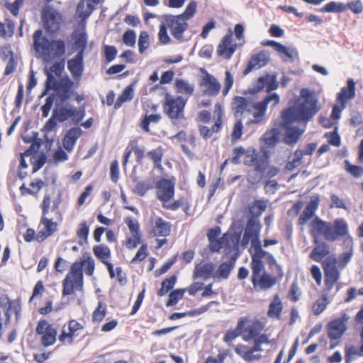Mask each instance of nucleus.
<instances>
[{
    "instance_id": "1",
    "label": "nucleus",
    "mask_w": 363,
    "mask_h": 363,
    "mask_svg": "<svg viewBox=\"0 0 363 363\" xmlns=\"http://www.w3.org/2000/svg\"><path fill=\"white\" fill-rule=\"evenodd\" d=\"M313 230L318 235H323L327 241L334 242L340 238L345 237L344 245H351L353 243L352 238L349 233V226L344 218H337L333 225L315 217L311 223Z\"/></svg>"
},
{
    "instance_id": "2",
    "label": "nucleus",
    "mask_w": 363,
    "mask_h": 363,
    "mask_svg": "<svg viewBox=\"0 0 363 363\" xmlns=\"http://www.w3.org/2000/svg\"><path fill=\"white\" fill-rule=\"evenodd\" d=\"M33 48L43 60L48 61L63 56L66 52V43L62 39L49 40L43 36L41 29L35 30L33 35Z\"/></svg>"
},
{
    "instance_id": "3",
    "label": "nucleus",
    "mask_w": 363,
    "mask_h": 363,
    "mask_svg": "<svg viewBox=\"0 0 363 363\" xmlns=\"http://www.w3.org/2000/svg\"><path fill=\"white\" fill-rule=\"evenodd\" d=\"M72 38L74 39L72 50L77 53L67 61V69L74 79H79L84 72V51L87 46L88 35L85 29H82L74 31Z\"/></svg>"
},
{
    "instance_id": "4",
    "label": "nucleus",
    "mask_w": 363,
    "mask_h": 363,
    "mask_svg": "<svg viewBox=\"0 0 363 363\" xmlns=\"http://www.w3.org/2000/svg\"><path fill=\"white\" fill-rule=\"evenodd\" d=\"M281 127L285 129L284 143L290 146L296 145L305 132V128L292 126L293 123L303 121L306 127V123L312 119L300 118L295 113L288 112L286 109L281 113Z\"/></svg>"
},
{
    "instance_id": "5",
    "label": "nucleus",
    "mask_w": 363,
    "mask_h": 363,
    "mask_svg": "<svg viewBox=\"0 0 363 363\" xmlns=\"http://www.w3.org/2000/svg\"><path fill=\"white\" fill-rule=\"evenodd\" d=\"M301 96L303 98L304 102L296 106H290L286 110L302 118H313L320 110L318 99L312 96V93L308 89H302Z\"/></svg>"
},
{
    "instance_id": "6",
    "label": "nucleus",
    "mask_w": 363,
    "mask_h": 363,
    "mask_svg": "<svg viewBox=\"0 0 363 363\" xmlns=\"http://www.w3.org/2000/svg\"><path fill=\"white\" fill-rule=\"evenodd\" d=\"M84 262H75L72 264L70 272L66 275L62 281V295L68 296L74 290L81 291L83 289L82 267Z\"/></svg>"
},
{
    "instance_id": "7",
    "label": "nucleus",
    "mask_w": 363,
    "mask_h": 363,
    "mask_svg": "<svg viewBox=\"0 0 363 363\" xmlns=\"http://www.w3.org/2000/svg\"><path fill=\"white\" fill-rule=\"evenodd\" d=\"M187 99L182 96L173 98L169 94H167L163 104L164 112L172 121L184 119V108Z\"/></svg>"
},
{
    "instance_id": "8",
    "label": "nucleus",
    "mask_w": 363,
    "mask_h": 363,
    "mask_svg": "<svg viewBox=\"0 0 363 363\" xmlns=\"http://www.w3.org/2000/svg\"><path fill=\"white\" fill-rule=\"evenodd\" d=\"M163 19L170 30L172 35L182 43L184 41V33L188 29L187 21L179 15L165 14Z\"/></svg>"
},
{
    "instance_id": "9",
    "label": "nucleus",
    "mask_w": 363,
    "mask_h": 363,
    "mask_svg": "<svg viewBox=\"0 0 363 363\" xmlns=\"http://www.w3.org/2000/svg\"><path fill=\"white\" fill-rule=\"evenodd\" d=\"M244 157V164L255 167L256 171L264 173L269 166V156L267 152L260 155L257 150L250 148L245 150Z\"/></svg>"
},
{
    "instance_id": "10",
    "label": "nucleus",
    "mask_w": 363,
    "mask_h": 363,
    "mask_svg": "<svg viewBox=\"0 0 363 363\" xmlns=\"http://www.w3.org/2000/svg\"><path fill=\"white\" fill-rule=\"evenodd\" d=\"M337 260L335 257H329L323 261V269L325 276V289L330 291L335 284L340 279V272L336 266Z\"/></svg>"
},
{
    "instance_id": "11",
    "label": "nucleus",
    "mask_w": 363,
    "mask_h": 363,
    "mask_svg": "<svg viewBox=\"0 0 363 363\" xmlns=\"http://www.w3.org/2000/svg\"><path fill=\"white\" fill-rule=\"evenodd\" d=\"M263 45L272 46L278 52L284 62L299 61L298 50L294 47H287L274 40H267Z\"/></svg>"
},
{
    "instance_id": "12",
    "label": "nucleus",
    "mask_w": 363,
    "mask_h": 363,
    "mask_svg": "<svg viewBox=\"0 0 363 363\" xmlns=\"http://www.w3.org/2000/svg\"><path fill=\"white\" fill-rule=\"evenodd\" d=\"M266 88V91L270 93L278 88V82L275 74H266L259 77L252 87H250L248 92L255 94Z\"/></svg>"
},
{
    "instance_id": "13",
    "label": "nucleus",
    "mask_w": 363,
    "mask_h": 363,
    "mask_svg": "<svg viewBox=\"0 0 363 363\" xmlns=\"http://www.w3.org/2000/svg\"><path fill=\"white\" fill-rule=\"evenodd\" d=\"M42 21L46 32L50 34L57 33L60 28V17L56 10L44 9L42 11Z\"/></svg>"
},
{
    "instance_id": "14",
    "label": "nucleus",
    "mask_w": 363,
    "mask_h": 363,
    "mask_svg": "<svg viewBox=\"0 0 363 363\" xmlns=\"http://www.w3.org/2000/svg\"><path fill=\"white\" fill-rule=\"evenodd\" d=\"M349 316L343 313L340 318L330 321L327 325L328 336L331 340L340 339L347 330Z\"/></svg>"
},
{
    "instance_id": "15",
    "label": "nucleus",
    "mask_w": 363,
    "mask_h": 363,
    "mask_svg": "<svg viewBox=\"0 0 363 363\" xmlns=\"http://www.w3.org/2000/svg\"><path fill=\"white\" fill-rule=\"evenodd\" d=\"M73 86L74 82L68 77L62 79L60 86L56 91L57 101H59L60 104H64L70 99L74 93Z\"/></svg>"
},
{
    "instance_id": "16",
    "label": "nucleus",
    "mask_w": 363,
    "mask_h": 363,
    "mask_svg": "<svg viewBox=\"0 0 363 363\" xmlns=\"http://www.w3.org/2000/svg\"><path fill=\"white\" fill-rule=\"evenodd\" d=\"M157 199L162 202H167L174 194V183L169 179H162L156 185Z\"/></svg>"
},
{
    "instance_id": "17",
    "label": "nucleus",
    "mask_w": 363,
    "mask_h": 363,
    "mask_svg": "<svg viewBox=\"0 0 363 363\" xmlns=\"http://www.w3.org/2000/svg\"><path fill=\"white\" fill-rule=\"evenodd\" d=\"M354 97L355 82L352 78H349L347 80V86L342 87L340 91L337 94L336 102L347 106V102Z\"/></svg>"
},
{
    "instance_id": "18",
    "label": "nucleus",
    "mask_w": 363,
    "mask_h": 363,
    "mask_svg": "<svg viewBox=\"0 0 363 363\" xmlns=\"http://www.w3.org/2000/svg\"><path fill=\"white\" fill-rule=\"evenodd\" d=\"M238 257V252H235L230 256L228 262H222L218 266L217 270L213 273V277L215 279H227L233 269Z\"/></svg>"
},
{
    "instance_id": "19",
    "label": "nucleus",
    "mask_w": 363,
    "mask_h": 363,
    "mask_svg": "<svg viewBox=\"0 0 363 363\" xmlns=\"http://www.w3.org/2000/svg\"><path fill=\"white\" fill-rule=\"evenodd\" d=\"M313 242L315 245L309 255V257L313 261L320 262L330 253L329 245L325 242H320L316 235L313 234Z\"/></svg>"
},
{
    "instance_id": "20",
    "label": "nucleus",
    "mask_w": 363,
    "mask_h": 363,
    "mask_svg": "<svg viewBox=\"0 0 363 363\" xmlns=\"http://www.w3.org/2000/svg\"><path fill=\"white\" fill-rule=\"evenodd\" d=\"M233 33L231 30L225 35L222 42L217 48V54L219 56H223L227 59H230L235 51L236 45H232Z\"/></svg>"
},
{
    "instance_id": "21",
    "label": "nucleus",
    "mask_w": 363,
    "mask_h": 363,
    "mask_svg": "<svg viewBox=\"0 0 363 363\" xmlns=\"http://www.w3.org/2000/svg\"><path fill=\"white\" fill-rule=\"evenodd\" d=\"M269 60V54L267 52L262 51L255 54L250 59L246 68L243 71V74L247 75L253 69H259L265 66Z\"/></svg>"
},
{
    "instance_id": "22",
    "label": "nucleus",
    "mask_w": 363,
    "mask_h": 363,
    "mask_svg": "<svg viewBox=\"0 0 363 363\" xmlns=\"http://www.w3.org/2000/svg\"><path fill=\"white\" fill-rule=\"evenodd\" d=\"M320 199L318 196H312L310 202L307 204L302 213L298 218V224L301 225H305L309 219H311L315 214L318 208Z\"/></svg>"
},
{
    "instance_id": "23",
    "label": "nucleus",
    "mask_w": 363,
    "mask_h": 363,
    "mask_svg": "<svg viewBox=\"0 0 363 363\" xmlns=\"http://www.w3.org/2000/svg\"><path fill=\"white\" fill-rule=\"evenodd\" d=\"M82 134V130L79 127H74L67 130L62 139L64 148L69 152L72 151Z\"/></svg>"
},
{
    "instance_id": "24",
    "label": "nucleus",
    "mask_w": 363,
    "mask_h": 363,
    "mask_svg": "<svg viewBox=\"0 0 363 363\" xmlns=\"http://www.w3.org/2000/svg\"><path fill=\"white\" fill-rule=\"evenodd\" d=\"M56 107L53 109L54 113H57L58 122L63 123L69 118L73 121L74 106L72 105L60 104L57 101L55 104Z\"/></svg>"
},
{
    "instance_id": "25",
    "label": "nucleus",
    "mask_w": 363,
    "mask_h": 363,
    "mask_svg": "<svg viewBox=\"0 0 363 363\" xmlns=\"http://www.w3.org/2000/svg\"><path fill=\"white\" fill-rule=\"evenodd\" d=\"M94 2L89 0H80L77 6V14L82 21H86L96 9Z\"/></svg>"
},
{
    "instance_id": "26",
    "label": "nucleus",
    "mask_w": 363,
    "mask_h": 363,
    "mask_svg": "<svg viewBox=\"0 0 363 363\" xmlns=\"http://www.w3.org/2000/svg\"><path fill=\"white\" fill-rule=\"evenodd\" d=\"M279 96L277 94H269L262 101L254 104L253 108L256 111L255 112L265 116L268 105L272 103V106H274L279 104Z\"/></svg>"
},
{
    "instance_id": "27",
    "label": "nucleus",
    "mask_w": 363,
    "mask_h": 363,
    "mask_svg": "<svg viewBox=\"0 0 363 363\" xmlns=\"http://www.w3.org/2000/svg\"><path fill=\"white\" fill-rule=\"evenodd\" d=\"M201 85L208 86L206 93L209 96L218 95L220 89V84L217 79L207 72L203 77Z\"/></svg>"
},
{
    "instance_id": "28",
    "label": "nucleus",
    "mask_w": 363,
    "mask_h": 363,
    "mask_svg": "<svg viewBox=\"0 0 363 363\" xmlns=\"http://www.w3.org/2000/svg\"><path fill=\"white\" fill-rule=\"evenodd\" d=\"M172 225L159 217L155 220V224L152 232L155 236L167 237L169 235Z\"/></svg>"
},
{
    "instance_id": "29",
    "label": "nucleus",
    "mask_w": 363,
    "mask_h": 363,
    "mask_svg": "<svg viewBox=\"0 0 363 363\" xmlns=\"http://www.w3.org/2000/svg\"><path fill=\"white\" fill-rule=\"evenodd\" d=\"M174 86L177 93L187 96H191L195 89L194 84L182 79H176Z\"/></svg>"
},
{
    "instance_id": "30",
    "label": "nucleus",
    "mask_w": 363,
    "mask_h": 363,
    "mask_svg": "<svg viewBox=\"0 0 363 363\" xmlns=\"http://www.w3.org/2000/svg\"><path fill=\"white\" fill-rule=\"evenodd\" d=\"M134 96V84H130L126 86L121 94L118 97L114 104V108L118 109L122 104L125 101H130L133 99Z\"/></svg>"
},
{
    "instance_id": "31",
    "label": "nucleus",
    "mask_w": 363,
    "mask_h": 363,
    "mask_svg": "<svg viewBox=\"0 0 363 363\" xmlns=\"http://www.w3.org/2000/svg\"><path fill=\"white\" fill-rule=\"evenodd\" d=\"M214 267L212 263H206L203 265L198 264L194 271V278L203 277L207 279L211 276L213 277Z\"/></svg>"
},
{
    "instance_id": "32",
    "label": "nucleus",
    "mask_w": 363,
    "mask_h": 363,
    "mask_svg": "<svg viewBox=\"0 0 363 363\" xmlns=\"http://www.w3.org/2000/svg\"><path fill=\"white\" fill-rule=\"evenodd\" d=\"M263 328L264 325L260 321H254L245 329V331L247 332L248 335H245L243 337V340L245 341H249L252 339H255V337H257L259 335Z\"/></svg>"
},
{
    "instance_id": "33",
    "label": "nucleus",
    "mask_w": 363,
    "mask_h": 363,
    "mask_svg": "<svg viewBox=\"0 0 363 363\" xmlns=\"http://www.w3.org/2000/svg\"><path fill=\"white\" fill-rule=\"evenodd\" d=\"M248 101L244 96H236L233 99L232 109L235 111V117L237 114H242L247 107Z\"/></svg>"
},
{
    "instance_id": "34",
    "label": "nucleus",
    "mask_w": 363,
    "mask_h": 363,
    "mask_svg": "<svg viewBox=\"0 0 363 363\" xmlns=\"http://www.w3.org/2000/svg\"><path fill=\"white\" fill-rule=\"evenodd\" d=\"M251 268L252 270V275L251 281L255 288L257 286V278L259 277L261 272L264 269V264L262 260L252 259Z\"/></svg>"
},
{
    "instance_id": "35",
    "label": "nucleus",
    "mask_w": 363,
    "mask_h": 363,
    "mask_svg": "<svg viewBox=\"0 0 363 363\" xmlns=\"http://www.w3.org/2000/svg\"><path fill=\"white\" fill-rule=\"evenodd\" d=\"M256 238L251 241L252 247L254 248L255 253L252 255V259L262 260L263 257H266L269 253L262 248L258 238V233H255Z\"/></svg>"
},
{
    "instance_id": "36",
    "label": "nucleus",
    "mask_w": 363,
    "mask_h": 363,
    "mask_svg": "<svg viewBox=\"0 0 363 363\" xmlns=\"http://www.w3.org/2000/svg\"><path fill=\"white\" fill-rule=\"evenodd\" d=\"M93 252L104 264L111 257V250L105 245H95L93 247Z\"/></svg>"
},
{
    "instance_id": "37",
    "label": "nucleus",
    "mask_w": 363,
    "mask_h": 363,
    "mask_svg": "<svg viewBox=\"0 0 363 363\" xmlns=\"http://www.w3.org/2000/svg\"><path fill=\"white\" fill-rule=\"evenodd\" d=\"M276 283V278L266 272H264L259 279H257V286L262 290L269 289L274 286Z\"/></svg>"
},
{
    "instance_id": "38",
    "label": "nucleus",
    "mask_w": 363,
    "mask_h": 363,
    "mask_svg": "<svg viewBox=\"0 0 363 363\" xmlns=\"http://www.w3.org/2000/svg\"><path fill=\"white\" fill-rule=\"evenodd\" d=\"M267 204L263 200H255L249 206V212L253 217H259L265 211Z\"/></svg>"
},
{
    "instance_id": "39",
    "label": "nucleus",
    "mask_w": 363,
    "mask_h": 363,
    "mask_svg": "<svg viewBox=\"0 0 363 363\" xmlns=\"http://www.w3.org/2000/svg\"><path fill=\"white\" fill-rule=\"evenodd\" d=\"M57 330L52 325L47 327V331L42 335L41 342L45 347L52 345L56 341Z\"/></svg>"
},
{
    "instance_id": "40",
    "label": "nucleus",
    "mask_w": 363,
    "mask_h": 363,
    "mask_svg": "<svg viewBox=\"0 0 363 363\" xmlns=\"http://www.w3.org/2000/svg\"><path fill=\"white\" fill-rule=\"evenodd\" d=\"M283 309V306L279 295H275L273 301L269 304L268 315L270 317L276 316L279 318Z\"/></svg>"
},
{
    "instance_id": "41",
    "label": "nucleus",
    "mask_w": 363,
    "mask_h": 363,
    "mask_svg": "<svg viewBox=\"0 0 363 363\" xmlns=\"http://www.w3.org/2000/svg\"><path fill=\"white\" fill-rule=\"evenodd\" d=\"M177 281V276L172 275L169 278L165 279L162 282L161 288L157 291L159 296H163L166 295L169 291L172 290Z\"/></svg>"
},
{
    "instance_id": "42",
    "label": "nucleus",
    "mask_w": 363,
    "mask_h": 363,
    "mask_svg": "<svg viewBox=\"0 0 363 363\" xmlns=\"http://www.w3.org/2000/svg\"><path fill=\"white\" fill-rule=\"evenodd\" d=\"M347 9L345 4L336 1H330L322 9L323 12L342 13Z\"/></svg>"
},
{
    "instance_id": "43",
    "label": "nucleus",
    "mask_w": 363,
    "mask_h": 363,
    "mask_svg": "<svg viewBox=\"0 0 363 363\" xmlns=\"http://www.w3.org/2000/svg\"><path fill=\"white\" fill-rule=\"evenodd\" d=\"M279 131L277 128H272L267 131L264 135L265 144L268 147H274L279 141Z\"/></svg>"
},
{
    "instance_id": "44",
    "label": "nucleus",
    "mask_w": 363,
    "mask_h": 363,
    "mask_svg": "<svg viewBox=\"0 0 363 363\" xmlns=\"http://www.w3.org/2000/svg\"><path fill=\"white\" fill-rule=\"evenodd\" d=\"M152 187L149 181H138L133 192L140 196H144Z\"/></svg>"
},
{
    "instance_id": "45",
    "label": "nucleus",
    "mask_w": 363,
    "mask_h": 363,
    "mask_svg": "<svg viewBox=\"0 0 363 363\" xmlns=\"http://www.w3.org/2000/svg\"><path fill=\"white\" fill-rule=\"evenodd\" d=\"M185 292L184 289H178L170 292L169 298L166 303L167 306H173L176 305L178 301L182 299Z\"/></svg>"
},
{
    "instance_id": "46",
    "label": "nucleus",
    "mask_w": 363,
    "mask_h": 363,
    "mask_svg": "<svg viewBox=\"0 0 363 363\" xmlns=\"http://www.w3.org/2000/svg\"><path fill=\"white\" fill-rule=\"evenodd\" d=\"M269 268L274 272L279 277H283V271L281 267L277 263L275 257L272 254L269 253L265 257Z\"/></svg>"
},
{
    "instance_id": "47",
    "label": "nucleus",
    "mask_w": 363,
    "mask_h": 363,
    "mask_svg": "<svg viewBox=\"0 0 363 363\" xmlns=\"http://www.w3.org/2000/svg\"><path fill=\"white\" fill-rule=\"evenodd\" d=\"M213 305H218V302L216 301H211L206 305L202 306L201 307L189 311L185 312L186 316H197L206 313Z\"/></svg>"
},
{
    "instance_id": "48",
    "label": "nucleus",
    "mask_w": 363,
    "mask_h": 363,
    "mask_svg": "<svg viewBox=\"0 0 363 363\" xmlns=\"http://www.w3.org/2000/svg\"><path fill=\"white\" fill-rule=\"evenodd\" d=\"M345 169L355 178L361 177L363 175V167L358 165H353L348 160L345 161Z\"/></svg>"
},
{
    "instance_id": "49",
    "label": "nucleus",
    "mask_w": 363,
    "mask_h": 363,
    "mask_svg": "<svg viewBox=\"0 0 363 363\" xmlns=\"http://www.w3.org/2000/svg\"><path fill=\"white\" fill-rule=\"evenodd\" d=\"M197 9V2L194 0H192L186 7L184 11L179 14L182 17H183L186 21L190 20L196 13Z\"/></svg>"
},
{
    "instance_id": "50",
    "label": "nucleus",
    "mask_w": 363,
    "mask_h": 363,
    "mask_svg": "<svg viewBox=\"0 0 363 363\" xmlns=\"http://www.w3.org/2000/svg\"><path fill=\"white\" fill-rule=\"evenodd\" d=\"M40 222L45 225V230L48 235H52L55 231H57V223L53 222L52 219L42 216Z\"/></svg>"
},
{
    "instance_id": "51",
    "label": "nucleus",
    "mask_w": 363,
    "mask_h": 363,
    "mask_svg": "<svg viewBox=\"0 0 363 363\" xmlns=\"http://www.w3.org/2000/svg\"><path fill=\"white\" fill-rule=\"evenodd\" d=\"M325 137L328 138V143L330 145L335 147L340 146L341 140L340 135L337 133V127H335L333 131L326 133Z\"/></svg>"
},
{
    "instance_id": "52",
    "label": "nucleus",
    "mask_w": 363,
    "mask_h": 363,
    "mask_svg": "<svg viewBox=\"0 0 363 363\" xmlns=\"http://www.w3.org/2000/svg\"><path fill=\"white\" fill-rule=\"evenodd\" d=\"M118 50L113 45H104V55L107 63L111 62L116 57Z\"/></svg>"
},
{
    "instance_id": "53",
    "label": "nucleus",
    "mask_w": 363,
    "mask_h": 363,
    "mask_svg": "<svg viewBox=\"0 0 363 363\" xmlns=\"http://www.w3.org/2000/svg\"><path fill=\"white\" fill-rule=\"evenodd\" d=\"M167 28L168 27L164 21L160 26L158 37L160 42L163 45L168 44L171 42V38L167 33Z\"/></svg>"
},
{
    "instance_id": "54",
    "label": "nucleus",
    "mask_w": 363,
    "mask_h": 363,
    "mask_svg": "<svg viewBox=\"0 0 363 363\" xmlns=\"http://www.w3.org/2000/svg\"><path fill=\"white\" fill-rule=\"evenodd\" d=\"M149 46V35L146 31H142L138 40V50L140 53H143Z\"/></svg>"
},
{
    "instance_id": "55",
    "label": "nucleus",
    "mask_w": 363,
    "mask_h": 363,
    "mask_svg": "<svg viewBox=\"0 0 363 363\" xmlns=\"http://www.w3.org/2000/svg\"><path fill=\"white\" fill-rule=\"evenodd\" d=\"M136 40V34L133 30H126L123 35V41L128 46H134Z\"/></svg>"
},
{
    "instance_id": "56",
    "label": "nucleus",
    "mask_w": 363,
    "mask_h": 363,
    "mask_svg": "<svg viewBox=\"0 0 363 363\" xmlns=\"http://www.w3.org/2000/svg\"><path fill=\"white\" fill-rule=\"evenodd\" d=\"M245 153V149L242 146L236 147L233 150V157L230 160L231 163L234 164H239L241 162L240 158L243 157Z\"/></svg>"
},
{
    "instance_id": "57",
    "label": "nucleus",
    "mask_w": 363,
    "mask_h": 363,
    "mask_svg": "<svg viewBox=\"0 0 363 363\" xmlns=\"http://www.w3.org/2000/svg\"><path fill=\"white\" fill-rule=\"evenodd\" d=\"M147 247L146 244H143L141 247L138 250L136 255L131 260V263L135 264L138 262H141L144 260L147 256Z\"/></svg>"
},
{
    "instance_id": "58",
    "label": "nucleus",
    "mask_w": 363,
    "mask_h": 363,
    "mask_svg": "<svg viewBox=\"0 0 363 363\" xmlns=\"http://www.w3.org/2000/svg\"><path fill=\"white\" fill-rule=\"evenodd\" d=\"M46 76L47 79L45 85L48 87H52V89L56 91L58 89L57 87L60 86L61 80L57 81L53 74L48 71H46Z\"/></svg>"
},
{
    "instance_id": "59",
    "label": "nucleus",
    "mask_w": 363,
    "mask_h": 363,
    "mask_svg": "<svg viewBox=\"0 0 363 363\" xmlns=\"http://www.w3.org/2000/svg\"><path fill=\"white\" fill-rule=\"evenodd\" d=\"M132 234V236L141 235L140 233V225L137 220H133L132 218H127L125 220Z\"/></svg>"
},
{
    "instance_id": "60",
    "label": "nucleus",
    "mask_w": 363,
    "mask_h": 363,
    "mask_svg": "<svg viewBox=\"0 0 363 363\" xmlns=\"http://www.w3.org/2000/svg\"><path fill=\"white\" fill-rule=\"evenodd\" d=\"M89 233V227L87 225L86 221L82 222L77 232V235L79 238L87 241L88 235Z\"/></svg>"
},
{
    "instance_id": "61",
    "label": "nucleus",
    "mask_w": 363,
    "mask_h": 363,
    "mask_svg": "<svg viewBox=\"0 0 363 363\" xmlns=\"http://www.w3.org/2000/svg\"><path fill=\"white\" fill-rule=\"evenodd\" d=\"M147 156L149 157L157 167L160 166V163L162 158V152L158 149L152 150L147 153Z\"/></svg>"
},
{
    "instance_id": "62",
    "label": "nucleus",
    "mask_w": 363,
    "mask_h": 363,
    "mask_svg": "<svg viewBox=\"0 0 363 363\" xmlns=\"http://www.w3.org/2000/svg\"><path fill=\"white\" fill-rule=\"evenodd\" d=\"M242 122L240 118L238 119L234 125L233 133L231 135L232 140H239L242 134Z\"/></svg>"
},
{
    "instance_id": "63",
    "label": "nucleus",
    "mask_w": 363,
    "mask_h": 363,
    "mask_svg": "<svg viewBox=\"0 0 363 363\" xmlns=\"http://www.w3.org/2000/svg\"><path fill=\"white\" fill-rule=\"evenodd\" d=\"M263 174L264 173L256 171L255 167H254V169L249 172L247 174V181L252 184H257L261 181Z\"/></svg>"
},
{
    "instance_id": "64",
    "label": "nucleus",
    "mask_w": 363,
    "mask_h": 363,
    "mask_svg": "<svg viewBox=\"0 0 363 363\" xmlns=\"http://www.w3.org/2000/svg\"><path fill=\"white\" fill-rule=\"evenodd\" d=\"M225 243L224 238L211 240L209 241V250L212 252H219Z\"/></svg>"
}]
</instances>
